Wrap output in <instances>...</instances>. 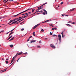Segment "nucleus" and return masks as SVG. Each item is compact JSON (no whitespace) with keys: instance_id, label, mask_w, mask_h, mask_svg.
I'll return each instance as SVG.
<instances>
[{"instance_id":"obj_1","label":"nucleus","mask_w":76,"mask_h":76,"mask_svg":"<svg viewBox=\"0 0 76 76\" xmlns=\"http://www.w3.org/2000/svg\"><path fill=\"white\" fill-rule=\"evenodd\" d=\"M31 9H32L31 8L28 9L27 10L20 12V14H22V13H24V12H27V11H28V10H31Z\"/></svg>"},{"instance_id":"obj_2","label":"nucleus","mask_w":76,"mask_h":76,"mask_svg":"<svg viewBox=\"0 0 76 76\" xmlns=\"http://www.w3.org/2000/svg\"><path fill=\"white\" fill-rule=\"evenodd\" d=\"M22 53L21 52L20 53H18L17 54H16V55L15 56V57H16L18 56H19V55H20V54H22Z\"/></svg>"},{"instance_id":"obj_3","label":"nucleus","mask_w":76,"mask_h":76,"mask_svg":"<svg viewBox=\"0 0 76 76\" xmlns=\"http://www.w3.org/2000/svg\"><path fill=\"white\" fill-rule=\"evenodd\" d=\"M47 3H46L45 4H43L42 6H40L39 7V10H40V9H42V6L45 5V4H47Z\"/></svg>"},{"instance_id":"obj_4","label":"nucleus","mask_w":76,"mask_h":76,"mask_svg":"<svg viewBox=\"0 0 76 76\" xmlns=\"http://www.w3.org/2000/svg\"><path fill=\"white\" fill-rule=\"evenodd\" d=\"M58 37L59 40L60 41L61 40V35L59 34L58 36Z\"/></svg>"},{"instance_id":"obj_5","label":"nucleus","mask_w":76,"mask_h":76,"mask_svg":"<svg viewBox=\"0 0 76 76\" xmlns=\"http://www.w3.org/2000/svg\"><path fill=\"white\" fill-rule=\"evenodd\" d=\"M50 46L51 47H52L53 48H56V47H55V46L53 45V44H51L50 45Z\"/></svg>"},{"instance_id":"obj_6","label":"nucleus","mask_w":76,"mask_h":76,"mask_svg":"<svg viewBox=\"0 0 76 76\" xmlns=\"http://www.w3.org/2000/svg\"><path fill=\"white\" fill-rule=\"evenodd\" d=\"M20 13L17 15H13L12 17H16V16H18V15H20Z\"/></svg>"},{"instance_id":"obj_7","label":"nucleus","mask_w":76,"mask_h":76,"mask_svg":"<svg viewBox=\"0 0 76 76\" xmlns=\"http://www.w3.org/2000/svg\"><path fill=\"white\" fill-rule=\"evenodd\" d=\"M35 42V40H32L30 42H31V43H32V42Z\"/></svg>"},{"instance_id":"obj_8","label":"nucleus","mask_w":76,"mask_h":76,"mask_svg":"<svg viewBox=\"0 0 76 76\" xmlns=\"http://www.w3.org/2000/svg\"><path fill=\"white\" fill-rule=\"evenodd\" d=\"M13 33H14V32H11V33H10V34H9V36H10V35H12V34H13Z\"/></svg>"},{"instance_id":"obj_9","label":"nucleus","mask_w":76,"mask_h":76,"mask_svg":"<svg viewBox=\"0 0 76 76\" xmlns=\"http://www.w3.org/2000/svg\"><path fill=\"white\" fill-rule=\"evenodd\" d=\"M66 26H71V27H72V26H71V25H70V24H66Z\"/></svg>"},{"instance_id":"obj_10","label":"nucleus","mask_w":76,"mask_h":76,"mask_svg":"<svg viewBox=\"0 0 76 76\" xmlns=\"http://www.w3.org/2000/svg\"><path fill=\"white\" fill-rule=\"evenodd\" d=\"M43 11H44L45 12V13H46V15H47V11H46L44 9H43Z\"/></svg>"},{"instance_id":"obj_11","label":"nucleus","mask_w":76,"mask_h":76,"mask_svg":"<svg viewBox=\"0 0 76 76\" xmlns=\"http://www.w3.org/2000/svg\"><path fill=\"white\" fill-rule=\"evenodd\" d=\"M41 12V13H42V10H41V11H37L35 13H38V12Z\"/></svg>"},{"instance_id":"obj_12","label":"nucleus","mask_w":76,"mask_h":76,"mask_svg":"<svg viewBox=\"0 0 76 76\" xmlns=\"http://www.w3.org/2000/svg\"><path fill=\"white\" fill-rule=\"evenodd\" d=\"M13 1V0H9L7 3H10V1Z\"/></svg>"},{"instance_id":"obj_13","label":"nucleus","mask_w":76,"mask_h":76,"mask_svg":"<svg viewBox=\"0 0 76 76\" xmlns=\"http://www.w3.org/2000/svg\"><path fill=\"white\" fill-rule=\"evenodd\" d=\"M10 47H11V48H12L13 47V45H10Z\"/></svg>"},{"instance_id":"obj_14","label":"nucleus","mask_w":76,"mask_h":76,"mask_svg":"<svg viewBox=\"0 0 76 76\" xmlns=\"http://www.w3.org/2000/svg\"><path fill=\"white\" fill-rule=\"evenodd\" d=\"M18 22L17 21H14L12 23V24H13L14 23H16V22Z\"/></svg>"},{"instance_id":"obj_15","label":"nucleus","mask_w":76,"mask_h":76,"mask_svg":"<svg viewBox=\"0 0 76 76\" xmlns=\"http://www.w3.org/2000/svg\"><path fill=\"white\" fill-rule=\"evenodd\" d=\"M21 19H22V18H19L18 20H17V22H18V21H19V20H21Z\"/></svg>"},{"instance_id":"obj_16","label":"nucleus","mask_w":76,"mask_h":76,"mask_svg":"<svg viewBox=\"0 0 76 76\" xmlns=\"http://www.w3.org/2000/svg\"><path fill=\"white\" fill-rule=\"evenodd\" d=\"M37 26L36 25L33 28V29H34L35 28H36V27H37Z\"/></svg>"},{"instance_id":"obj_17","label":"nucleus","mask_w":76,"mask_h":76,"mask_svg":"<svg viewBox=\"0 0 76 76\" xmlns=\"http://www.w3.org/2000/svg\"><path fill=\"white\" fill-rule=\"evenodd\" d=\"M14 38H15L14 37L12 38L10 40V41H12V40H13Z\"/></svg>"},{"instance_id":"obj_18","label":"nucleus","mask_w":76,"mask_h":76,"mask_svg":"<svg viewBox=\"0 0 76 76\" xmlns=\"http://www.w3.org/2000/svg\"><path fill=\"white\" fill-rule=\"evenodd\" d=\"M15 29V28L13 29L11 31H9V32H12V31H13V30Z\"/></svg>"},{"instance_id":"obj_19","label":"nucleus","mask_w":76,"mask_h":76,"mask_svg":"<svg viewBox=\"0 0 76 76\" xmlns=\"http://www.w3.org/2000/svg\"><path fill=\"white\" fill-rule=\"evenodd\" d=\"M74 8H73L72 10H70V11H71V12H73V11H74Z\"/></svg>"},{"instance_id":"obj_20","label":"nucleus","mask_w":76,"mask_h":76,"mask_svg":"<svg viewBox=\"0 0 76 76\" xmlns=\"http://www.w3.org/2000/svg\"><path fill=\"white\" fill-rule=\"evenodd\" d=\"M12 20H11L10 21V23H9L8 24H10V23H12Z\"/></svg>"},{"instance_id":"obj_21","label":"nucleus","mask_w":76,"mask_h":76,"mask_svg":"<svg viewBox=\"0 0 76 76\" xmlns=\"http://www.w3.org/2000/svg\"><path fill=\"white\" fill-rule=\"evenodd\" d=\"M6 70H7V69H4V70H3L2 71V72H4V71H6Z\"/></svg>"},{"instance_id":"obj_22","label":"nucleus","mask_w":76,"mask_h":76,"mask_svg":"<svg viewBox=\"0 0 76 76\" xmlns=\"http://www.w3.org/2000/svg\"><path fill=\"white\" fill-rule=\"evenodd\" d=\"M29 15V14L28 13H26V14L24 15V16H26V15Z\"/></svg>"},{"instance_id":"obj_23","label":"nucleus","mask_w":76,"mask_h":76,"mask_svg":"<svg viewBox=\"0 0 76 76\" xmlns=\"http://www.w3.org/2000/svg\"><path fill=\"white\" fill-rule=\"evenodd\" d=\"M12 37H13V36L10 37L8 39V40H9V39H10V38H12Z\"/></svg>"},{"instance_id":"obj_24","label":"nucleus","mask_w":76,"mask_h":76,"mask_svg":"<svg viewBox=\"0 0 76 76\" xmlns=\"http://www.w3.org/2000/svg\"><path fill=\"white\" fill-rule=\"evenodd\" d=\"M5 62H6V64H8L9 63V62L7 61H6Z\"/></svg>"},{"instance_id":"obj_25","label":"nucleus","mask_w":76,"mask_h":76,"mask_svg":"<svg viewBox=\"0 0 76 76\" xmlns=\"http://www.w3.org/2000/svg\"><path fill=\"white\" fill-rule=\"evenodd\" d=\"M35 11V9H32V13H33Z\"/></svg>"},{"instance_id":"obj_26","label":"nucleus","mask_w":76,"mask_h":76,"mask_svg":"<svg viewBox=\"0 0 76 76\" xmlns=\"http://www.w3.org/2000/svg\"><path fill=\"white\" fill-rule=\"evenodd\" d=\"M64 32V31H63L61 33V35H63V33Z\"/></svg>"},{"instance_id":"obj_27","label":"nucleus","mask_w":76,"mask_h":76,"mask_svg":"<svg viewBox=\"0 0 76 76\" xmlns=\"http://www.w3.org/2000/svg\"><path fill=\"white\" fill-rule=\"evenodd\" d=\"M37 47L38 48H41V46H37Z\"/></svg>"},{"instance_id":"obj_28","label":"nucleus","mask_w":76,"mask_h":76,"mask_svg":"<svg viewBox=\"0 0 76 76\" xmlns=\"http://www.w3.org/2000/svg\"><path fill=\"white\" fill-rule=\"evenodd\" d=\"M39 25H40V24H38L36 26H37H37H38Z\"/></svg>"},{"instance_id":"obj_29","label":"nucleus","mask_w":76,"mask_h":76,"mask_svg":"<svg viewBox=\"0 0 76 76\" xmlns=\"http://www.w3.org/2000/svg\"><path fill=\"white\" fill-rule=\"evenodd\" d=\"M49 25H50V26H52V27H54L53 25L52 24H50Z\"/></svg>"},{"instance_id":"obj_30","label":"nucleus","mask_w":76,"mask_h":76,"mask_svg":"<svg viewBox=\"0 0 76 76\" xmlns=\"http://www.w3.org/2000/svg\"><path fill=\"white\" fill-rule=\"evenodd\" d=\"M15 20H16V19H15L12 20V22H14V21H15Z\"/></svg>"},{"instance_id":"obj_31","label":"nucleus","mask_w":76,"mask_h":76,"mask_svg":"<svg viewBox=\"0 0 76 76\" xmlns=\"http://www.w3.org/2000/svg\"><path fill=\"white\" fill-rule=\"evenodd\" d=\"M47 20L46 21H45V22H48V21H49V20Z\"/></svg>"},{"instance_id":"obj_32","label":"nucleus","mask_w":76,"mask_h":76,"mask_svg":"<svg viewBox=\"0 0 76 76\" xmlns=\"http://www.w3.org/2000/svg\"><path fill=\"white\" fill-rule=\"evenodd\" d=\"M42 14H43L44 15H45V12H43L42 13Z\"/></svg>"},{"instance_id":"obj_33","label":"nucleus","mask_w":76,"mask_h":76,"mask_svg":"<svg viewBox=\"0 0 76 76\" xmlns=\"http://www.w3.org/2000/svg\"><path fill=\"white\" fill-rule=\"evenodd\" d=\"M26 18V16H24V17H23L22 18V19H23V18Z\"/></svg>"},{"instance_id":"obj_34","label":"nucleus","mask_w":76,"mask_h":76,"mask_svg":"<svg viewBox=\"0 0 76 76\" xmlns=\"http://www.w3.org/2000/svg\"><path fill=\"white\" fill-rule=\"evenodd\" d=\"M13 62V60H12L11 62V64H12V63Z\"/></svg>"},{"instance_id":"obj_35","label":"nucleus","mask_w":76,"mask_h":76,"mask_svg":"<svg viewBox=\"0 0 76 76\" xmlns=\"http://www.w3.org/2000/svg\"><path fill=\"white\" fill-rule=\"evenodd\" d=\"M33 34L34 35V36H35V32H34L33 33Z\"/></svg>"},{"instance_id":"obj_36","label":"nucleus","mask_w":76,"mask_h":76,"mask_svg":"<svg viewBox=\"0 0 76 76\" xmlns=\"http://www.w3.org/2000/svg\"><path fill=\"white\" fill-rule=\"evenodd\" d=\"M32 37V36H30L28 38V39H30V38H31Z\"/></svg>"},{"instance_id":"obj_37","label":"nucleus","mask_w":76,"mask_h":76,"mask_svg":"<svg viewBox=\"0 0 76 76\" xmlns=\"http://www.w3.org/2000/svg\"><path fill=\"white\" fill-rule=\"evenodd\" d=\"M50 35H53V34L51 32H50Z\"/></svg>"},{"instance_id":"obj_38","label":"nucleus","mask_w":76,"mask_h":76,"mask_svg":"<svg viewBox=\"0 0 76 76\" xmlns=\"http://www.w3.org/2000/svg\"><path fill=\"white\" fill-rule=\"evenodd\" d=\"M41 32H44V29H42V30H41Z\"/></svg>"},{"instance_id":"obj_39","label":"nucleus","mask_w":76,"mask_h":76,"mask_svg":"<svg viewBox=\"0 0 76 76\" xmlns=\"http://www.w3.org/2000/svg\"><path fill=\"white\" fill-rule=\"evenodd\" d=\"M8 1H9V0H7V1L4 2L5 3H6L7 2V1L8 2Z\"/></svg>"},{"instance_id":"obj_40","label":"nucleus","mask_w":76,"mask_h":76,"mask_svg":"<svg viewBox=\"0 0 76 76\" xmlns=\"http://www.w3.org/2000/svg\"><path fill=\"white\" fill-rule=\"evenodd\" d=\"M71 23H72V24H75V22Z\"/></svg>"},{"instance_id":"obj_41","label":"nucleus","mask_w":76,"mask_h":76,"mask_svg":"<svg viewBox=\"0 0 76 76\" xmlns=\"http://www.w3.org/2000/svg\"><path fill=\"white\" fill-rule=\"evenodd\" d=\"M14 59H15V57H14L12 58V60L13 61L14 60Z\"/></svg>"},{"instance_id":"obj_42","label":"nucleus","mask_w":76,"mask_h":76,"mask_svg":"<svg viewBox=\"0 0 76 76\" xmlns=\"http://www.w3.org/2000/svg\"><path fill=\"white\" fill-rule=\"evenodd\" d=\"M23 22H24V21H23V22H22V23H20V25H21V24L23 23Z\"/></svg>"},{"instance_id":"obj_43","label":"nucleus","mask_w":76,"mask_h":76,"mask_svg":"<svg viewBox=\"0 0 76 76\" xmlns=\"http://www.w3.org/2000/svg\"><path fill=\"white\" fill-rule=\"evenodd\" d=\"M19 19V18H16L15 19V20H18V19Z\"/></svg>"},{"instance_id":"obj_44","label":"nucleus","mask_w":76,"mask_h":76,"mask_svg":"<svg viewBox=\"0 0 76 76\" xmlns=\"http://www.w3.org/2000/svg\"><path fill=\"white\" fill-rule=\"evenodd\" d=\"M28 54V53H27V52H26L25 53L23 54Z\"/></svg>"},{"instance_id":"obj_45","label":"nucleus","mask_w":76,"mask_h":76,"mask_svg":"<svg viewBox=\"0 0 76 76\" xmlns=\"http://www.w3.org/2000/svg\"><path fill=\"white\" fill-rule=\"evenodd\" d=\"M24 30V28H22L21 29V31H23Z\"/></svg>"},{"instance_id":"obj_46","label":"nucleus","mask_w":76,"mask_h":76,"mask_svg":"<svg viewBox=\"0 0 76 76\" xmlns=\"http://www.w3.org/2000/svg\"><path fill=\"white\" fill-rule=\"evenodd\" d=\"M54 29H55V30H57V28H56V27Z\"/></svg>"},{"instance_id":"obj_47","label":"nucleus","mask_w":76,"mask_h":76,"mask_svg":"<svg viewBox=\"0 0 76 76\" xmlns=\"http://www.w3.org/2000/svg\"><path fill=\"white\" fill-rule=\"evenodd\" d=\"M63 4V2H61V4Z\"/></svg>"},{"instance_id":"obj_48","label":"nucleus","mask_w":76,"mask_h":76,"mask_svg":"<svg viewBox=\"0 0 76 76\" xmlns=\"http://www.w3.org/2000/svg\"><path fill=\"white\" fill-rule=\"evenodd\" d=\"M55 36H56V35L55 34H53V37H55Z\"/></svg>"},{"instance_id":"obj_49","label":"nucleus","mask_w":76,"mask_h":76,"mask_svg":"<svg viewBox=\"0 0 76 76\" xmlns=\"http://www.w3.org/2000/svg\"><path fill=\"white\" fill-rule=\"evenodd\" d=\"M39 44H41V41H39Z\"/></svg>"},{"instance_id":"obj_50","label":"nucleus","mask_w":76,"mask_h":76,"mask_svg":"<svg viewBox=\"0 0 76 76\" xmlns=\"http://www.w3.org/2000/svg\"><path fill=\"white\" fill-rule=\"evenodd\" d=\"M52 30L53 31H54V28H52Z\"/></svg>"},{"instance_id":"obj_51","label":"nucleus","mask_w":76,"mask_h":76,"mask_svg":"<svg viewBox=\"0 0 76 76\" xmlns=\"http://www.w3.org/2000/svg\"><path fill=\"white\" fill-rule=\"evenodd\" d=\"M70 22H72V21H69L68 23H70Z\"/></svg>"},{"instance_id":"obj_52","label":"nucleus","mask_w":76,"mask_h":76,"mask_svg":"<svg viewBox=\"0 0 76 76\" xmlns=\"http://www.w3.org/2000/svg\"><path fill=\"white\" fill-rule=\"evenodd\" d=\"M23 17V16H22L21 17H20L19 18H18V19H19V18H20H20H22Z\"/></svg>"},{"instance_id":"obj_53","label":"nucleus","mask_w":76,"mask_h":76,"mask_svg":"<svg viewBox=\"0 0 76 76\" xmlns=\"http://www.w3.org/2000/svg\"><path fill=\"white\" fill-rule=\"evenodd\" d=\"M26 15V13H25V14H22V15Z\"/></svg>"},{"instance_id":"obj_54","label":"nucleus","mask_w":76,"mask_h":76,"mask_svg":"<svg viewBox=\"0 0 76 76\" xmlns=\"http://www.w3.org/2000/svg\"><path fill=\"white\" fill-rule=\"evenodd\" d=\"M9 32H9L7 33L6 34V35H7V34H9Z\"/></svg>"},{"instance_id":"obj_55","label":"nucleus","mask_w":76,"mask_h":76,"mask_svg":"<svg viewBox=\"0 0 76 76\" xmlns=\"http://www.w3.org/2000/svg\"><path fill=\"white\" fill-rule=\"evenodd\" d=\"M45 23V22H42V23Z\"/></svg>"},{"instance_id":"obj_56","label":"nucleus","mask_w":76,"mask_h":76,"mask_svg":"<svg viewBox=\"0 0 76 76\" xmlns=\"http://www.w3.org/2000/svg\"><path fill=\"white\" fill-rule=\"evenodd\" d=\"M24 19H23L22 20H20V21H19V22H21V21H22V20H23Z\"/></svg>"},{"instance_id":"obj_57","label":"nucleus","mask_w":76,"mask_h":76,"mask_svg":"<svg viewBox=\"0 0 76 76\" xmlns=\"http://www.w3.org/2000/svg\"><path fill=\"white\" fill-rule=\"evenodd\" d=\"M4 32V30H3L2 31H1V32Z\"/></svg>"},{"instance_id":"obj_58","label":"nucleus","mask_w":76,"mask_h":76,"mask_svg":"<svg viewBox=\"0 0 76 76\" xmlns=\"http://www.w3.org/2000/svg\"><path fill=\"white\" fill-rule=\"evenodd\" d=\"M6 60H9V58L6 59Z\"/></svg>"},{"instance_id":"obj_59","label":"nucleus","mask_w":76,"mask_h":76,"mask_svg":"<svg viewBox=\"0 0 76 76\" xmlns=\"http://www.w3.org/2000/svg\"><path fill=\"white\" fill-rule=\"evenodd\" d=\"M65 16H69L68 15H65Z\"/></svg>"},{"instance_id":"obj_60","label":"nucleus","mask_w":76,"mask_h":76,"mask_svg":"<svg viewBox=\"0 0 76 76\" xmlns=\"http://www.w3.org/2000/svg\"><path fill=\"white\" fill-rule=\"evenodd\" d=\"M39 10V8L37 9V10Z\"/></svg>"},{"instance_id":"obj_61","label":"nucleus","mask_w":76,"mask_h":76,"mask_svg":"<svg viewBox=\"0 0 76 76\" xmlns=\"http://www.w3.org/2000/svg\"><path fill=\"white\" fill-rule=\"evenodd\" d=\"M29 40H30V39H28L27 40V41H29Z\"/></svg>"},{"instance_id":"obj_62","label":"nucleus","mask_w":76,"mask_h":76,"mask_svg":"<svg viewBox=\"0 0 76 76\" xmlns=\"http://www.w3.org/2000/svg\"><path fill=\"white\" fill-rule=\"evenodd\" d=\"M34 14H35V13H34L32 14V15H34Z\"/></svg>"},{"instance_id":"obj_63","label":"nucleus","mask_w":76,"mask_h":76,"mask_svg":"<svg viewBox=\"0 0 76 76\" xmlns=\"http://www.w3.org/2000/svg\"><path fill=\"white\" fill-rule=\"evenodd\" d=\"M28 14H29V13H30V14L31 13V12H28Z\"/></svg>"},{"instance_id":"obj_64","label":"nucleus","mask_w":76,"mask_h":76,"mask_svg":"<svg viewBox=\"0 0 76 76\" xmlns=\"http://www.w3.org/2000/svg\"><path fill=\"white\" fill-rule=\"evenodd\" d=\"M64 15H62V16H64Z\"/></svg>"}]
</instances>
